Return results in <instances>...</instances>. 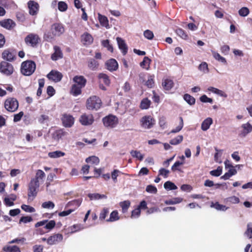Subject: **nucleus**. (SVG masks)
<instances>
[{"instance_id":"obj_45","label":"nucleus","mask_w":252,"mask_h":252,"mask_svg":"<svg viewBox=\"0 0 252 252\" xmlns=\"http://www.w3.org/2000/svg\"><path fill=\"white\" fill-rule=\"evenodd\" d=\"M71 230V233H74L84 229L83 225L81 224H74L69 227Z\"/></svg>"},{"instance_id":"obj_62","label":"nucleus","mask_w":252,"mask_h":252,"mask_svg":"<svg viewBox=\"0 0 252 252\" xmlns=\"http://www.w3.org/2000/svg\"><path fill=\"white\" fill-rule=\"evenodd\" d=\"M3 203L6 207H11L14 205V201L11 200L9 195H7L4 198Z\"/></svg>"},{"instance_id":"obj_34","label":"nucleus","mask_w":252,"mask_h":252,"mask_svg":"<svg viewBox=\"0 0 252 252\" xmlns=\"http://www.w3.org/2000/svg\"><path fill=\"white\" fill-rule=\"evenodd\" d=\"M182 165H183L182 162H179V160H177L171 166V170L173 172L178 171L180 173H183L184 171L181 167Z\"/></svg>"},{"instance_id":"obj_2","label":"nucleus","mask_w":252,"mask_h":252,"mask_svg":"<svg viewBox=\"0 0 252 252\" xmlns=\"http://www.w3.org/2000/svg\"><path fill=\"white\" fill-rule=\"evenodd\" d=\"M36 68V65L34 62L27 61L24 62L21 65V73L26 76L32 75Z\"/></svg>"},{"instance_id":"obj_27","label":"nucleus","mask_w":252,"mask_h":252,"mask_svg":"<svg viewBox=\"0 0 252 252\" xmlns=\"http://www.w3.org/2000/svg\"><path fill=\"white\" fill-rule=\"evenodd\" d=\"M183 200V198L181 197H175L164 200V203L166 205H175L181 203Z\"/></svg>"},{"instance_id":"obj_8","label":"nucleus","mask_w":252,"mask_h":252,"mask_svg":"<svg viewBox=\"0 0 252 252\" xmlns=\"http://www.w3.org/2000/svg\"><path fill=\"white\" fill-rule=\"evenodd\" d=\"M39 41L40 38L38 35L34 33H30L25 38L26 43L32 47L35 46L39 43Z\"/></svg>"},{"instance_id":"obj_38","label":"nucleus","mask_w":252,"mask_h":252,"mask_svg":"<svg viewBox=\"0 0 252 252\" xmlns=\"http://www.w3.org/2000/svg\"><path fill=\"white\" fill-rule=\"evenodd\" d=\"M215 150L216 152L214 154V160L216 162L220 164L222 162V161L221 160H220V158L221 157L222 152L223 150L218 149L217 147H215Z\"/></svg>"},{"instance_id":"obj_37","label":"nucleus","mask_w":252,"mask_h":252,"mask_svg":"<svg viewBox=\"0 0 252 252\" xmlns=\"http://www.w3.org/2000/svg\"><path fill=\"white\" fill-rule=\"evenodd\" d=\"M98 20L101 26L105 27L107 29L109 28L108 20L106 16L99 14Z\"/></svg>"},{"instance_id":"obj_6","label":"nucleus","mask_w":252,"mask_h":252,"mask_svg":"<svg viewBox=\"0 0 252 252\" xmlns=\"http://www.w3.org/2000/svg\"><path fill=\"white\" fill-rule=\"evenodd\" d=\"M155 124V120L150 116H145L140 120V125L142 128L150 129Z\"/></svg>"},{"instance_id":"obj_17","label":"nucleus","mask_w":252,"mask_h":252,"mask_svg":"<svg viewBox=\"0 0 252 252\" xmlns=\"http://www.w3.org/2000/svg\"><path fill=\"white\" fill-rule=\"evenodd\" d=\"M0 25L7 30H10L15 26V23L13 20L10 19H7L0 21Z\"/></svg>"},{"instance_id":"obj_14","label":"nucleus","mask_w":252,"mask_h":252,"mask_svg":"<svg viewBox=\"0 0 252 252\" xmlns=\"http://www.w3.org/2000/svg\"><path fill=\"white\" fill-rule=\"evenodd\" d=\"M105 64L107 69L110 71H115L118 68V63L116 60L114 59H111L107 61Z\"/></svg>"},{"instance_id":"obj_39","label":"nucleus","mask_w":252,"mask_h":252,"mask_svg":"<svg viewBox=\"0 0 252 252\" xmlns=\"http://www.w3.org/2000/svg\"><path fill=\"white\" fill-rule=\"evenodd\" d=\"M82 88L77 86L76 84H73L72 86L70 94H72L74 96H77L78 95L81 94V89Z\"/></svg>"},{"instance_id":"obj_57","label":"nucleus","mask_w":252,"mask_h":252,"mask_svg":"<svg viewBox=\"0 0 252 252\" xmlns=\"http://www.w3.org/2000/svg\"><path fill=\"white\" fill-rule=\"evenodd\" d=\"M151 104V101L147 98H144L141 102L140 108L142 109H148Z\"/></svg>"},{"instance_id":"obj_56","label":"nucleus","mask_w":252,"mask_h":252,"mask_svg":"<svg viewBox=\"0 0 252 252\" xmlns=\"http://www.w3.org/2000/svg\"><path fill=\"white\" fill-rule=\"evenodd\" d=\"M213 56L214 58L219 62H220L222 63H223L224 64H226V59L221 56L218 53L216 52L215 51H212Z\"/></svg>"},{"instance_id":"obj_7","label":"nucleus","mask_w":252,"mask_h":252,"mask_svg":"<svg viewBox=\"0 0 252 252\" xmlns=\"http://www.w3.org/2000/svg\"><path fill=\"white\" fill-rule=\"evenodd\" d=\"M14 71L12 65L5 61L1 62L0 63V71L6 75H11Z\"/></svg>"},{"instance_id":"obj_47","label":"nucleus","mask_w":252,"mask_h":252,"mask_svg":"<svg viewBox=\"0 0 252 252\" xmlns=\"http://www.w3.org/2000/svg\"><path fill=\"white\" fill-rule=\"evenodd\" d=\"M173 82L170 79H165L162 82V86L164 89L170 90L173 87Z\"/></svg>"},{"instance_id":"obj_28","label":"nucleus","mask_w":252,"mask_h":252,"mask_svg":"<svg viewBox=\"0 0 252 252\" xmlns=\"http://www.w3.org/2000/svg\"><path fill=\"white\" fill-rule=\"evenodd\" d=\"M4 252H21L20 248L17 245H6L2 248Z\"/></svg>"},{"instance_id":"obj_30","label":"nucleus","mask_w":252,"mask_h":252,"mask_svg":"<svg viewBox=\"0 0 252 252\" xmlns=\"http://www.w3.org/2000/svg\"><path fill=\"white\" fill-rule=\"evenodd\" d=\"M130 204L131 202L129 200H126L119 203V206L122 208V212L123 214H125L127 212Z\"/></svg>"},{"instance_id":"obj_61","label":"nucleus","mask_w":252,"mask_h":252,"mask_svg":"<svg viewBox=\"0 0 252 252\" xmlns=\"http://www.w3.org/2000/svg\"><path fill=\"white\" fill-rule=\"evenodd\" d=\"M227 184H229V183L223 182L215 183V188L216 189H220L223 190H225L228 189Z\"/></svg>"},{"instance_id":"obj_31","label":"nucleus","mask_w":252,"mask_h":252,"mask_svg":"<svg viewBox=\"0 0 252 252\" xmlns=\"http://www.w3.org/2000/svg\"><path fill=\"white\" fill-rule=\"evenodd\" d=\"M65 153L60 150H56L49 152L48 154V157L52 158H57L63 157L65 156Z\"/></svg>"},{"instance_id":"obj_59","label":"nucleus","mask_w":252,"mask_h":252,"mask_svg":"<svg viewBox=\"0 0 252 252\" xmlns=\"http://www.w3.org/2000/svg\"><path fill=\"white\" fill-rule=\"evenodd\" d=\"M45 177V174L44 171L41 169H38L36 171V175L33 179L36 181H39V179H43Z\"/></svg>"},{"instance_id":"obj_55","label":"nucleus","mask_w":252,"mask_h":252,"mask_svg":"<svg viewBox=\"0 0 252 252\" xmlns=\"http://www.w3.org/2000/svg\"><path fill=\"white\" fill-rule=\"evenodd\" d=\"M184 100L189 105H193L195 102V99L189 94H185L184 95Z\"/></svg>"},{"instance_id":"obj_42","label":"nucleus","mask_w":252,"mask_h":252,"mask_svg":"<svg viewBox=\"0 0 252 252\" xmlns=\"http://www.w3.org/2000/svg\"><path fill=\"white\" fill-rule=\"evenodd\" d=\"M32 221L33 218L31 216H24V215H23L19 219V224H20L22 223L26 224Z\"/></svg>"},{"instance_id":"obj_64","label":"nucleus","mask_w":252,"mask_h":252,"mask_svg":"<svg viewBox=\"0 0 252 252\" xmlns=\"http://www.w3.org/2000/svg\"><path fill=\"white\" fill-rule=\"evenodd\" d=\"M176 33L182 38L184 39H187L188 37V34L186 33V32L181 28L177 29L176 30Z\"/></svg>"},{"instance_id":"obj_46","label":"nucleus","mask_w":252,"mask_h":252,"mask_svg":"<svg viewBox=\"0 0 252 252\" xmlns=\"http://www.w3.org/2000/svg\"><path fill=\"white\" fill-rule=\"evenodd\" d=\"M224 202L231 203L232 204H238L240 202V200L238 197L233 195L224 199Z\"/></svg>"},{"instance_id":"obj_44","label":"nucleus","mask_w":252,"mask_h":252,"mask_svg":"<svg viewBox=\"0 0 252 252\" xmlns=\"http://www.w3.org/2000/svg\"><path fill=\"white\" fill-rule=\"evenodd\" d=\"M99 65V63L97 61H95L94 59H90L88 62V67L91 70H96Z\"/></svg>"},{"instance_id":"obj_26","label":"nucleus","mask_w":252,"mask_h":252,"mask_svg":"<svg viewBox=\"0 0 252 252\" xmlns=\"http://www.w3.org/2000/svg\"><path fill=\"white\" fill-rule=\"evenodd\" d=\"M120 217L119 216L118 211L117 210H113L110 214L109 218L106 220L107 222H114L120 220Z\"/></svg>"},{"instance_id":"obj_60","label":"nucleus","mask_w":252,"mask_h":252,"mask_svg":"<svg viewBox=\"0 0 252 252\" xmlns=\"http://www.w3.org/2000/svg\"><path fill=\"white\" fill-rule=\"evenodd\" d=\"M245 235L247 236V237L249 239L252 238V223L250 222L247 224V229L245 232Z\"/></svg>"},{"instance_id":"obj_20","label":"nucleus","mask_w":252,"mask_h":252,"mask_svg":"<svg viewBox=\"0 0 252 252\" xmlns=\"http://www.w3.org/2000/svg\"><path fill=\"white\" fill-rule=\"evenodd\" d=\"M28 7L29 13L31 15H34L36 14L38 8V4L37 2L33 1H30L28 2Z\"/></svg>"},{"instance_id":"obj_48","label":"nucleus","mask_w":252,"mask_h":252,"mask_svg":"<svg viewBox=\"0 0 252 252\" xmlns=\"http://www.w3.org/2000/svg\"><path fill=\"white\" fill-rule=\"evenodd\" d=\"M56 225V221L54 220H51L48 223L45 225L44 228L47 230V232H49L52 230L55 227Z\"/></svg>"},{"instance_id":"obj_19","label":"nucleus","mask_w":252,"mask_h":252,"mask_svg":"<svg viewBox=\"0 0 252 252\" xmlns=\"http://www.w3.org/2000/svg\"><path fill=\"white\" fill-rule=\"evenodd\" d=\"M237 173V170L235 168H231L228 169V171L225 172L222 176H220V179L223 180H227L233 176L235 175Z\"/></svg>"},{"instance_id":"obj_4","label":"nucleus","mask_w":252,"mask_h":252,"mask_svg":"<svg viewBox=\"0 0 252 252\" xmlns=\"http://www.w3.org/2000/svg\"><path fill=\"white\" fill-rule=\"evenodd\" d=\"M19 106V103L15 98H8L6 99L4 102L5 108L9 112H15Z\"/></svg>"},{"instance_id":"obj_43","label":"nucleus","mask_w":252,"mask_h":252,"mask_svg":"<svg viewBox=\"0 0 252 252\" xmlns=\"http://www.w3.org/2000/svg\"><path fill=\"white\" fill-rule=\"evenodd\" d=\"M82 202V199H76L71 201H68L65 205V208H68L73 205H76L78 207H79Z\"/></svg>"},{"instance_id":"obj_9","label":"nucleus","mask_w":252,"mask_h":252,"mask_svg":"<svg viewBox=\"0 0 252 252\" xmlns=\"http://www.w3.org/2000/svg\"><path fill=\"white\" fill-rule=\"evenodd\" d=\"M47 77L55 82H58L62 80L63 75L58 71L52 70L47 74Z\"/></svg>"},{"instance_id":"obj_1","label":"nucleus","mask_w":252,"mask_h":252,"mask_svg":"<svg viewBox=\"0 0 252 252\" xmlns=\"http://www.w3.org/2000/svg\"><path fill=\"white\" fill-rule=\"evenodd\" d=\"M101 104V100L98 96L93 95L87 99L86 107L88 110H97L100 108Z\"/></svg>"},{"instance_id":"obj_40","label":"nucleus","mask_w":252,"mask_h":252,"mask_svg":"<svg viewBox=\"0 0 252 252\" xmlns=\"http://www.w3.org/2000/svg\"><path fill=\"white\" fill-rule=\"evenodd\" d=\"M124 173L119 169H114L111 172V176L113 181L116 183L117 182V178L120 174H124Z\"/></svg>"},{"instance_id":"obj_21","label":"nucleus","mask_w":252,"mask_h":252,"mask_svg":"<svg viewBox=\"0 0 252 252\" xmlns=\"http://www.w3.org/2000/svg\"><path fill=\"white\" fill-rule=\"evenodd\" d=\"M119 48L122 51L124 55H126L127 52V47L125 41L121 37H117L116 38Z\"/></svg>"},{"instance_id":"obj_50","label":"nucleus","mask_w":252,"mask_h":252,"mask_svg":"<svg viewBox=\"0 0 252 252\" xmlns=\"http://www.w3.org/2000/svg\"><path fill=\"white\" fill-rule=\"evenodd\" d=\"M109 212L108 208L104 207L102 208L99 214V219L100 220H103L105 219L106 217L108 216Z\"/></svg>"},{"instance_id":"obj_58","label":"nucleus","mask_w":252,"mask_h":252,"mask_svg":"<svg viewBox=\"0 0 252 252\" xmlns=\"http://www.w3.org/2000/svg\"><path fill=\"white\" fill-rule=\"evenodd\" d=\"M55 203L52 201L44 202L41 204V207L45 209H52L55 207Z\"/></svg>"},{"instance_id":"obj_41","label":"nucleus","mask_w":252,"mask_h":252,"mask_svg":"<svg viewBox=\"0 0 252 252\" xmlns=\"http://www.w3.org/2000/svg\"><path fill=\"white\" fill-rule=\"evenodd\" d=\"M209 173L212 176L216 177H219L222 173V167L221 166H219L216 169L210 171Z\"/></svg>"},{"instance_id":"obj_35","label":"nucleus","mask_w":252,"mask_h":252,"mask_svg":"<svg viewBox=\"0 0 252 252\" xmlns=\"http://www.w3.org/2000/svg\"><path fill=\"white\" fill-rule=\"evenodd\" d=\"M131 156L139 161H142L144 158V155L140 153L139 151L131 150L130 152Z\"/></svg>"},{"instance_id":"obj_25","label":"nucleus","mask_w":252,"mask_h":252,"mask_svg":"<svg viewBox=\"0 0 252 252\" xmlns=\"http://www.w3.org/2000/svg\"><path fill=\"white\" fill-rule=\"evenodd\" d=\"M54 53L51 56V59L53 61H57L59 59L63 58V53L61 50V48L57 46H55L54 47Z\"/></svg>"},{"instance_id":"obj_63","label":"nucleus","mask_w":252,"mask_h":252,"mask_svg":"<svg viewBox=\"0 0 252 252\" xmlns=\"http://www.w3.org/2000/svg\"><path fill=\"white\" fill-rule=\"evenodd\" d=\"M141 211L140 209L138 208L137 207L131 212V218H138L141 215Z\"/></svg>"},{"instance_id":"obj_16","label":"nucleus","mask_w":252,"mask_h":252,"mask_svg":"<svg viewBox=\"0 0 252 252\" xmlns=\"http://www.w3.org/2000/svg\"><path fill=\"white\" fill-rule=\"evenodd\" d=\"M210 207L216 209L217 211L222 212H225L229 208L228 207L220 203L218 201L211 202Z\"/></svg>"},{"instance_id":"obj_22","label":"nucleus","mask_w":252,"mask_h":252,"mask_svg":"<svg viewBox=\"0 0 252 252\" xmlns=\"http://www.w3.org/2000/svg\"><path fill=\"white\" fill-rule=\"evenodd\" d=\"M241 127L243 129L240 133V135L242 137H245L248 133L252 131V126L249 123L243 124Z\"/></svg>"},{"instance_id":"obj_18","label":"nucleus","mask_w":252,"mask_h":252,"mask_svg":"<svg viewBox=\"0 0 252 252\" xmlns=\"http://www.w3.org/2000/svg\"><path fill=\"white\" fill-rule=\"evenodd\" d=\"M2 58L9 62H12L16 58V54L9 50H4L2 54Z\"/></svg>"},{"instance_id":"obj_52","label":"nucleus","mask_w":252,"mask_h":252,"mask_svg":"<svg viewBox=\"0 0 252 252\" xmlns=\"http://www.w3.org/2000/svg\"><path fill=\"white\" fill-rule=\"evenodd\" d=\"M98 78L101 80L105 85H109L110 83V81L109 77L106 74L101 73L98 75Z\"/></svg>"},{"instance_id":"obj_29","label":"nucleus","mask_w":252,"mask_h":252,"mask_svg":"<svg viewBox=\"0 0 252 252\" xmlns=\"http://www.w3.org/2000/svg\"><path fill=\"white\" fill-rule=\"evenodd\" d=\"M66 135V133L64 132L63 129H59L54 132L53 134V138L55 140H63Z\"/></svg>"},{"instance_id":"obj_12","label":"nucleus","mask_w":252,"mask_h":252,"mask_svg":"<svg viewBox=\"0 0 252 252\" xmlns=\"http://www.w3.org/2000/svg\"><path fill=\"white\" fill-rule=\"evenodd\" d=\"M82 125L84 126L90 125L94 122V117L92 115L86 114H83L79 120Z\"/></svg>"},{"instance_id":"obj_24","label":"nucleus","mask_w":252,"mask_h":252,"mask_svg":"<svg viewBox=\"0 0 252 252\" xmlns=\"http://www.w3.org/2000/svg\"><path fill=\"white\" fill-rule=\"evenodd\" d=\"M90 200H96L102 199H106L107 196L104 194L99 193H89L87 195Z\"/></svg>"},{"instance_id":"obj_54","label":"nucleus","mask_w":252,"mask_h":252,"mask_svg":"<svg viewBox=\"0 0 252 252\" xmlns=\"http://www.w3.org/2000/svg\"><path fill=\"white\" fill-rule=\"evenodd\" d=\"M170 173V171L163 167H161L158 171V176H161L164 178H167Z\"/></svg>"},{"instance_id":"obj_10","label":"nucleus","mask_w":252,"mask_h":252,"mask_svg":"<svg viewBox=\"0 0 252 252\" xmlns=\"http://www.w3.org/2000/svg\"><path fill=\"white\" fill-rule=\"evenodd\" d=\"M63 235L61 233H56L51 235L48 238V245H53L63 240Z\"/></svg>"},{"instance_id":"obj_11","label":"nucleus","mask_w":252,"mask_h":252,"mask_svg":"<svg viewBox=\"0 0 252 252\" xmlns=\"http://www.w3.org/2000/svg\"><path fill=\"white\" fill-rule=\"evenodd\" d=\"M52 34L54 36H60L64 32V28L63 25L55 23L51 27Z\"/></svg>"},{"instance_id":"obj_51","label":"nucleus","mask_w":252,"mask_h":252,"mask_svg":"<svg viewBox=\"0 0 252 252\" xmlns=\"http://www.w3.org/2000/svg\"><path fill=\"white\" fill-rule=\"evenodd\" d=\"M145 190L146 192L152 194H156L158 192V189L156 186L153 184H150L147 185Z\"/></svg>"},{"instance_id":"obj_23","label":"nucleus","mask_w":252,"mask_h":252,"mask_svg":"<svg viewBox=\"0 0 252 252\" xmlns=\"http://www.w3.org/2000/svg\"><path fill=\"white\" fill-rule=\"evenodd\" d=\"M81 41L84 45H90L93 41L92 36L88 32H85L81 35Z\"/></svg>"},{"instance_id":"obj_13","label":"nucleus","mask_w":252,"mask_h":252,"mask_svg":"<svg viewBox=\"0 0 252 252\" xmlns=\"http://www.w3.org/2000/svg\"><path fill=\"white\" fill-rule=\"evenodd\" d=\"M73 81L75 83L74 84H76L77 86L84 88L87 83L86 79L83 76H75L73 78Z\"/></svg>"},{"instance_id":"obj_3","label":"nucleus","mask_w":252,"mask_h":252,"mask_svg":"<svg viewBox=\"0 0 252 252\" xmlns=\"http://www.w3.org/2000/svg\"><path fill=\"white\" fill-rule=\"evenodd\" d=\"M39 186L40 184L39 181H36L33 178L31 179L29 184L28 193L29 198L31 196H32L33 198L36 196Z\"/></svg>"},{"instance_id":"obj_49","label":"nucleus","mask_w":252,"mask_h":252,"mask_svg":"<svg viewBox=\"0 0 252 252\" xmlns=\"http://www.w3.org/2000/svg\"><path fill=\"white\" fill-rule=\"evenodd\" d=\"M151 61V60L148 57H145L143 61L140 63V65L142 67L148 70L149 68Z\"/></svg>"},{"instance_id":"obj_36","label":"nucleus","mask_w":252,"mask_h":252,"mask_svg":"<svg viewBox=\"0 0 252 252\" xmlns=\"http://www.w3.org/2000/svg\"><path fill=\"white\" fill-rule=\"evenodd\" d=\"M213 123V120L211 118H207L202 122L201 124V129L206 131L210 127L211 125Z\"/></svg>"},{"instance_id":"obj_33","label":"nucleus","mask_w":252,"mask_h":252,"mask_svg":"<svg viewBox=\"0 0 252 252\" xmlns=\"http://www.w3.org/2000/svg\"><path fill=\"white\" fill-rule=\"evenodd\" d=\"M85 161L87 163H91L97 165L99 163L100 160L98 157L96 156H91L85 159Z\"/></svg>"},{"instance_id":"obj_15","label":"nucleus","mask_w":252,"mask_h":252,"mask_svg":"<svg viewBox=\"0 0 252 252\" xmlns=\"http://www.w3.org/2000/svg\"><path fill=\"white\" fill-rule=\"evenodd\" d=\"M62 120L64 126L66 127H70L74 124V119L69 115H64Z\"/></svg>"},{"instance_id":"obj_32","label":"nucleus","mask_w":252,"mask_h":252,"mask_svg":"<svg viewBox=\"0 0 252 252\" xmlns=\"http://www.w3.org/2000/svg\"><path fill=\"white\" fill-rule=\"evenodd\" d=\"M163 187L167 191L174 190L178 189L176 184L171 181H167L163 184Z\"/></svg>"},{"instance_id":"obj_53","label":"nucleus","mask_w":252,"mask_h":252,"mask_svg":"<svg viewBox=\"0 0 252 252\" xmlns=\"http://www.w3.org/2000/svg\"><path fill=\"white\" fill-rule=\"evenodd\" d=\"M21 208L24 211L27 213H32L35 212V208L29 205L23 204L21 206Z\"/></svg>"},{"instance_id":"obj_5","label":"nucleus","mask_w":252,"mask_h":252,"mask_svg":"<svg viewBox=\"0 0 252 252\" xmlns=\"http://www.w3.org/2000/svg\"><path fill=\"white\" fill-rule=\"evenodd\" d=\"M102 121L105 126L109 128L115 127L118 123V119L114 115H109L103 118Z\"/></svg>"}]
</instances>
